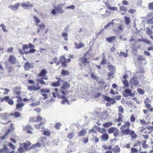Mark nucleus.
Wrapping results in <instances>:
<instances>
[{
  "mask_svg": "<svg viewBox=\"0 0 153 153\" xmlns=\"http://www.w3.org/2000/svg\"><path fill=\"white\" fill-rule=\"evenodd\" d=\"M70 88L69 84L66 82H65L60 87V91L62 94L64 95H66L67 90Z\"/></svg>",
  "mask_w": 153,
  "mask_h": 153,
  "instance_id": "nucleus-1",
  "label": "nucleus"
},
{
  "mask_svg": "<svg viewBox=\"0 0 153 153\" xmlns=\"http://www.w3.org/2000/svg\"><path fill=\"white\" fill-rule=\"evenodd\" d=\"M108 70L110 72L108 74V78L110 79L114 77V74L116 70V68L111 64L109 65L108 66Z\"/></svg>",
  "mask_w": 153,
  "mask_h": 153,
  "instance_id": "nucleus-2",
  "label": "nucleus"
},
{
  "mask_svg": "<svg viewBox=\"0 0 153 153\" xmlns=\"http://www.w3.org/2000/svg\"><path fill=\"white\" fill-rule=\"evenodd\" d=\"M31 144L30 142L28 141L25 142L22 144L24 148L23 147H20L18 149L19 153H23L27 150V147L31 145Z\"/></svg>",
  "mask_w": 153,
  "mask_h": 153,
  "instance_id": "nucleus-3",
  "label": "nucleus"
},
{
  "mask_svg": "<svg viewBox=\"0 0 153 153\" xmlns=\"http://www.w3.org/2000/svg\"><path fill=\"white\" fill-rule=\"evenodd\" d=\"M21 6L25 9H27L29 8H32L33 5L32 3L30 1H27L22 2L21 4Z\"/></svg>",
  "mask_w": 153,
  "mask_h": 153,
  "instance_id": "nucleus-4",
  "label": "nucleus"
},
{
  "mask_svg": "<svg viewBox=\"0 0 153 153\" xmlns=\"http://www.w3.org/2000/svg\"><path fill=\"white\" fill-rule=\"evenodd\" d=\"M79 61L80 63L79 65L80 66L83 65L85 66L89 64V62L87 60L85 56L80 58L79 59Z\"/></svg>",
  "mask_w": 153,
  "mask_h": 153,
  "instance_id": "nucleus-5",
  "label": "nucleus"
},
{
  "mask_svg": "<svg viewBox=\"0 0 153 153\" xmlns=\"http://www.w3.org/2000/svg\"><path fill=\"white\" fill-rule=\"evenodd\" d=\"M123 94L125 97L128 96L133 97L134 96V94L131 93V91L130 89H126L123 92Z\"/></svg>",
  "mask_w": 153,
  "mask_h": 153,
  "instance_id": "nucleus-6",
  "label": "nucleus"
},
{
  "mask_svg": "<svg viewBox=\"0 0 153 153\" xmlns=\"http://www.w3.org/2000/svg\"><path fill=\"white\" fill-rule=\"evenodd\" d=\"M129 83L131 85L134 86H137L139 84V81L137 78L136 77H134L131 79Z\"/></svg>",
  "mask_w": 153,
  "mask_h": 153,
  "instance_id": "nucleus-7",
  "label": "nucleus"
},
{
  "mask_svg": "<svg viewBox=\"0 0 153 153\" xmlns=\"http://www.w3.org/2000/svg\"><path fill=\"white\" fill-rule=\"evenodd\" d=\"M24 67L26 70H29L30 68H33V64L30 63L28 62H27L24 65Z\"/></svg>",
  "mask_w": 153,
  "mask_h": 153,
  "instance_id": "nucleus-8",
  "label": "nucleus"
},
{
  "mask_svg": "<svg viewBox=\"0 0 153 153\" xmlns=\"http://www.w3.org/2000/svg\"><path fill=\"white\" fill-rule=\"evenodd\" d=\"M20 4L19 3H16L15 4L10 5L8 6V8H10L13 10H17L20 7Z\"/></svg>",
  "mask_w": 153,
  "mask_h": 153,
  "instance_id": "nucleus-9",
  "label": "nucleus"
},
{
  "mask_svg": "<svg viewBox=\"0 0 153 153\" xmlns=\"http://www.w3.org/2000/svg\"><path fill=\"white\" fill-rule=\"evenodd\" d=\"M40 89V87L39 86L37 87L35 85H32L28 86L27 87V89L30 91H38Z\"/></svg>",
  "mask_w": 153,
  "mask_h": 153,
  "instance_id": "nucleus-10",
  "label": "nucleus"
},
{
  "mask_svg": "<svg viewBox=\"0 0 153 153\" xmlns=\"http://www.w3.org/2000/svg\"><path fill=\"white\" fill-rule=\"evenodd\" d=\"M8 61L9 63L12 64H15L16 62V58L13 55H10L9 56Z\"/></svg>",
  "mask_w": 153,
  "mask_h": 153,
  "instance_id": "nucleus-11",
  "label": "nucleus"
},
{
  "mask_svg": "<svg viewBox=\"0 0 153 153\" xmlns=\"http://www.w3.org/2000/svg\"><path fill=\"white\" fill-rule=\"evenodd\" d=\"M63 4H59L58 5L55 7V8L56 9L58 13H64V11L62 9Z\"/></svg>",
  "mask_w": 153,
  "mask_h": 153,
  "instance_id": "nucleus-12",
  "label": "nucleus"
},
{
  "mask_svg": "<svg viewBox=\"0 0 153 153\" xmlns=\"http://www.w3.org/2000/svg\"><path fill=\"white\" fill-rule=\"evenodd\" d=\"M79 32H82V35L85 36H88L90 35L91 34L88 31L84 28L80 29Z\"/></svg>",
  "mask_w": 153,
  "mask_h": 153,
  "instance_id": "nucleus-13",
  "label": "nucleus"
},
{
  "mask_svg": "<svg viewBox=\"0 0 153 153\" xmlns=\"http://www.w3.org/2000/svg\"><path fill=\"white\" fill-rule=\"evenodd\" d=\"M60 61L61 62L62 66L63 67H65L66 66V59L64 56H61Z\"/></svg>",
  "mask_w": 153,
  "mask_h": 153,
  "instance_id": "nucleus-14",
  "label": "nucleus"
},
{
  "mask_svg": "<svg viewBox=\"0 0 153 153\" xmlns=\"http://www.w3.org/2000/svg\"><path fill=\"white\" fill-rule=\"evenodd\" d=\"M24 105V103H17L16 106V109L17 111H20L22 110V107Z\"/></svg>",
  "mask_w": 153,
  "mask_h": 153,
  "instance_id": "nucleus-15",
  "label": "nucleus"
},
{
  "mask_svg": "<svg viewBox=\"0 0 153 153\" xmlns=\"http://www.w3.org/2000/svg\"><path fill=\"white\" fill-rule=\"evenodd\" d=\"M104 4L110 10H117V7H112L111 6L108 2H105L104 3Z\"/></svg>",
  "mask_w": 153,
  "mask_h": 153,
  "instance_id": "nucleus-16",
  "label": "nucleus"
},
{
  "mask_svg": "<svg viewBox=\"0 0 153 153\" xmlns=\"http://www.w3.org/2000/svg\"><path fill=\"white\" fill-rule=\"evenodd\" d=\"M61 80V78H59V80L55 82H53L51 83V85L53 87H56L59 86L60 85V82Z\"/></svg>",
  "mask_w": 153,
  "mask_h": 153,
  "instance_id": "nucleus-17",
  "label": "nucleus"
},
{
  "mask_svg": "<svg viewBox=\"0 0 153 153\" xmlns=\"http://www.w3.org/2000/svg\"><path fill=\"white\" fill-rule=\"evenodd\" d=\"M105 99L108 101L111 102V104H113L115 102V101L114 100L113 98H111L110 97L106 96H104Z\"/></svg>",
  "mask_w": 153,
  "mask_h": 153,
  "instance_id": "nucleus-18",
  "label": "nucleus"
},
{
  "mask_svg": "<svg viewBox=\"0 0 153 153\" xmlns=\"http://www.w3.org/2000/svg\"><path fill=\"white\" fill-rule=\"evenodd\" d=\"M131 131L129 128H127L122 130V131L123 135H129Z\"/></svg>",
  "mask_w": 153,
  "mask_h": 153,
  "instance_id": "nucleus-19",
  "label": "nucleus"
},
{
  "mask_svg": "<svg viewBox=\"0 0 153 153\" xmlns=\"http://www.w3.org/2000/svg\"><path fill=\"white\" fill-rule=\"evenodd\" d=\"M86 132L85 129H81L78 134V136L79 137L83 136Z\"/></svg>",
  "mask_w": 153,
  "mask_h": 153,
  "instance_id": "nucleus-20",
  "label": "nucleus"
},
{
  "mask_svg": "<svg viewBox=\"0 0 153 153\" xmlns=\"http://www.w3.org/2000/svg\"><path fill=\"white\" fill-rule=\"evenodd\" d=\"M116 37L114 36L109 37H108L106 39V40L110 43H112L113 41H115Z\"/></svg>",
  "mask_w": 153,
  "mask_h": 153,
  "instance_id": "nucleus-21",
  "label": "nucleus"
},
{
  "mask_svg": "<svg viewBox=\"0 0 153 153\" xmlns=\"http://www.w3.org/2000/svg\"><path fill=\"white\" fill-rule=\"evenodd\" d=\"M74 45L76 49H79L84 46V44L83 43H74Z\"/></svg>",
  "mask_w": 153,
  "mask_h": 153,
  "instance_id": "nucleus-22",
  "label": "nucleus"
},
{
  "mask_svg": "<svg viewBox=\"0 0 153 153\" xmlns=\"http://www.w3.org/2000/svg\"><path fill=\"white\" fill-rule=\"evenodd\" d=\"M0 116L2 119L5 120L8 118V115L6 113H0Z\"/></svg>",
  "mask_w": 153,
  "mask_h": 153,
  "instance_id": "nucleus-23",
  "label": "nucleus"
},
{
  "mask_svg": "<svg viewBox=\"0 0 153 153\" xmlns=\"http://www.w3.org/2000/svg\"><path fill=\"white\" fill-rule=\"evenodd\" d=\"M113 124L112 122H106L103 124V126L105 128H108L110 126H111Z\"/></svg>",
  "mask_w": 153,
  "mask_h": 153,
  "instance_id": "nucleus-24",
  "label": "nucleus"
},
{
  "mask_svg": "<svg viewBox=\"0 0 153 153\" xmlns=\"http://www.w3.org/2000/svg\"><path fill=\"white\" fill-rule=\"evenodd\" d=\"M129 135L131 136V137L133 139H134L137 137V134H135V132L132 130L131 131Z\"/></svg>",
  "mask_w": 153,
  "mask_h": 153,
  "instance_id": "nucleus-25",
  "label": "nucleus"
},
{
  "mask_svg": "<svg viewBox=\"0 0 153 153\" xmlns=\"http://www.w3.org/2000/svg\"><path fill=\"white\" fill-rule=\"evenodd\" d=\"M11 129H7L6 131V132L5 134L3 136H1V137H0V139H1L2 140H4L5 137H6L7 136L9 133L11 131Z\"/></svg>",
  "mask_w": 153,
  "mask_h": 153,
  "instance_id": "nucleus-26",
  "label": "nucleus"
},
{
  "mask_svg": "<svg viewBox=\"0 0 153 153\" xmlns=\"http://www.w3.org/2000/svg\"><path fill=\"white\" fill-rule=\"evenodd\" d=\"M102 138L104 141H107L108 138V135L107 134L105 133L102 134Z\"/></svg>",
  "mask_w": 153,
  "mask_h": 153,
  "instance_id": "nucleus-27",
  "label": "nucleus"
},
{
  "mask_svg": "<svg viewBox=\"0 0 153 153\" xmlns=\"http://www.w3.org/2000/svg\"><path fill=\"white\" fill-rule=\"evenodd\" d=\"M47 73V71L45 69H43L41 71L40 73L38 75L39 76H45Z\"/></svg>",
  "mask_w": 153,
  "mask_h": 153,
  "instance_id": "nucleus-28",
  "label": "nucleus"
},
{
  "mask_svg": "<svg viewBox=\"0 0 153 153\" xmlns=\"http://www.w3.org/2000/svg\"><path fill=\"white\" fill-rule=\"evenodd\" d=\"M40 91L42 93L46 94L50 92V91L49 89L46 88L41 89Z\"/></svg>",
  "mask_w": 153,
  "mask_h": 153,
  "instance_id": "nucleus-29",
  "label": "nucleus"
},
{
  "mask_svg": "<svg viewBox=\"0 0 153 153\" xmlns=\"http://www.w3.org/2000/svg\"><path fill=\"white\" fill-rule=\"evenodd\" d=\"M140 141H138L134 145V147L137 148L138 147L140 149V151L141 150V147L140 145Z\"/></svg>",
  "mask_w": 153,
  "mask_h": 153,
  "instance_id": "nucleus-30",
  "label": "nucleus"
},
{
  "mask_svg": "<svg viewBox=\"0 0 153 153\" xmlns=\"http://www.w3.org/2000/svg\"><path fill=\"white\" fill-rule=\"evenodd\" d=\"M146 33L147 35L149 36L152 34L153 32L149 28L147 27L146 29Z\"/></svg>",
  "mask_w": 153,
  "mask_h": 153,
  "instance_id": "nucleus-31",
  "label": "nucleus"
},
{
  "mask_svg": "<svg viewBox=\"0 0 153 153\" xmlns=\"http://www.w3.org/2000/svg\"><path fill=\"white\" fill-rule=\"evenodd\" d=\"M41 146V144L39 142L33 145H32L30 147V148L31 149H35L36 147H40Z\"/></svg>",
  "mask_w": 153,
  "mask_h": 153,
  "instance_id": "nucleus-32",
  "label": "nucleus"
},
{
  "mask_svg": "<svg viewBox=\"0 0 153 153\" xmlns=\"http://www.w3.org/2000/svg\"><path fill=\"white\" fill-rule=\"evenodd\" d=\"M21 89V88L19 87H17L16 88V89L14 91V92L16 94L18 95L20 94L21 92L19 90Z\"/></svg>",
  "mask_w": 153,
  "mask_h": 153,
  "instance_id": "nucleus-33",
  "label": "nucleus"
},
{
  "mask_svg": "<svg viewBox=\"0 0 153 153\" xmlns=\"http://www.w3.org/2000/svg\"><path fill=\"white\" fill-rule=\"evenodd\" d=\"M116 128L111 127L108 129V132L110 134L113 133Z\"/></svg>",
  "mask_w": 153,
  "mask_h": 153,
  "instance_id": "nucleus-34",
  "label": "nucleus"
},
{
  "mask_svg": "<svg viewBox=\"0 0 153 153\" xmlns=\"http://www.w3.org/2000/svg\"><path fill=\"white\" fill-rule=\"evenodd\" d=\"M61 74L63 76H68L69 75V72L67 70H63L61 72Z\"/></svg>",
  "mask_w": 153,
  "mask_h": 153,
  "instance_id": "nucleus-35",
  "label": "nucleus"
},
{
  "mask_svg": "<svg viewBox=\"0 0 153 153\" xmlns=\"http://www.w3.org/2000/svg\"><path fill=\"white\" fill-rule=\"evenodd\" d=\"M50 134V131L49 130H46L43 131V134L44 135L49 136Z\"/></svg>",
  "mask_w": 153,
  "mask_h": 153,
  "instance_id": "nucleus-36",
  "label": "nucleus"
},
{
  "mask_svg": "<svg viewBox=\"0 0 153 153\" xmlns=\"http://www.w3.org/2000/svg\"><path fill=\"white\" fill-rule=\"evenodd\" d=\"M124 19L126 22V24L127 25H129L130 22V18L127 16H125L124 17Z\"/></svg>",
  "mask_w": 153,
  "mask_h": 153,
  "instance_id": "nucleus-37",
  "label": "nucleus"
},
{
  "mask_svg": "<svg viewBox=\"0 0 153 153\" xmlns=\"http://www.w3.org/2000/svg\"><path fill=\"white\" fill-rule=\"evenodd\" d=\"M36 80L38 82H40L42 85H46V83L44 81L42 78L39 79H37Z\"/></svg>",
  "mask_w": 153,
  "mask_h": 153,
  "instance_id": "nucleus-38",
  "label": "nucleus"
},
{
  "mask_svg": "<svg viewBox=\"0 0 153 153\" xmlns=\"http://www.w3.org/2000/svg\"><path fill=\"white\" fill-rule=\"evenodd\" d=\"M114 135L115 137H117L118 136L119 134V130L116 128L115 130L114 131Z\"/></svg>",
  "mask_w": 153,
  "mask_h": 153,
  "instance_id": "nucleus-39",
  "label": "nucleus"
},
{
  "mask_svg": "<svg viewBox=\"0 0 153 153\" xmlns=\"http://www.w3.org/2000/svg\"><path fill=\"white\" fill-rule=\"evenodd\" d=\"M98 131L101 133H103L106 132V130L104 128H101L100 127H98L97 128Z\"/></svg>",
  "mask_w": 153,
  "mask_h": 153,
  "instance_id": "nucleus-40",
  "label": "nucleus"
},
{
  "mask_svg": "<svg viewBox=\"0 0 153 153\" xmlns=\"http://www.w3.org/2000/svg\"><path fill=\"white\" fill-rule=\"evenodd\" d=\"M137 90L138 93L140 94L143 95L144 94V90L141 88H138Z\"/></svg>",
  "mask_w": 153,
  "mask_h": 153,
  "instance_id": "nucleus-41",
  "label": "nucleus"
},
{
  "mask_svg": "<svg viewBox=\"0 0 153 153\" xmlns=\"http://www.w3.org/2000/svg\"><path fill=\"white\" fill-rule=\"evenodd\" d=\"M62 98L64 99V100L61 101L62 104H64L66 102H68V101L66 99V98L65 97L63 96L62 97Z\"/></svg>",
  "mask_w": 153,
  "mask_h": 153,
  "instance_id": "nucleus-42",
  "label": "nucleus"
},
{
  "mask_svg": "<svg viewBox=\"0 0 153 153\" xmlns=\"http://www.w3.org/2000/svg\"><path fill=\"white\" fill-rule=\"evenodd\" d=\"M131 153H137L138 152V150L134 148H131Z\"/></svg>",
  "mask_w": 153,
  "mask_h": 153,
  "instance_id": "nucleus-43",
  "label": "nucleus"
},
{
  "mask_svg": "<svg viewBox=\"0 0 153 153\" xmlns=\"http://www.w3.org/2000/svg\"><path fill=\"white\" fill-rule=\"evenodd\" d=\"M14 116L15 118H18L21 117V114L19 112H16L14 113Z\"/></svg>",
  "mask_w": 153,
  "mask_h": 153,
  "instance_id": "nucleus-44",
  "label": "nucleus"
},
{
  "mask_svg": "<svg viewBox=\"0 0 153 153\" xmlns=\"http://www.w3.org/2000/svg\"><path fill=\"white\" fill-rule=\"evenodd\" d=\"M0 26L2 27V29L4 32L7 33L8 31V30L5 28L6 26L3 24H1Z\"/></svg>",
  "mask_w": 153,
  "mask_h": 153,
  "instance_id": "nucleus-45",
  "label": "nucleus"
},
{
  "mask_svg": "<svg viewBox=\"0 0 153 153\" xmlns=\"http://www.w3.org/2000/svg\"><path fill=\"white\" fill-rule=\"evenodd\" d=\"M119 117L118 119H117V122H120L122 121L123 116L120 113L118 114Z\"/></svg>",
  "mask_w": 153,
  "mask_h": 153,
  "instance_id": "nucleus-46",
  "label": "nucleus"
},
{
  "mask_svg": "<svg viewBox=\"0 0 153 153\" xmlns=\"http://www.w3.org/2000/svg\"><path fill=\"white\" fill-rule=\"evenodd\" d=\"M62 36L64 38L65 40H67L68 39L67 38L68 34L67 33L64 32L62 33Z\"/></svg>",
  "mask_w": 153,
  "mask_h": 153,
  "instance_id": "nucleus-47",
  "label": "nucleus"
},
{
  "mask_svg": "<svg viewBox=\"0 0 153 153\" xmlns=\"http://www.w3.org/2000/svg\"><path fill=\"white\" fill-rule=\"evenodd\" d=\"M74 137V134L73 133H69L68 135V137L70 139H72Z\"/></svg>",
  "mask_w": 153,
  "mask_h": 153,
  "instance_id": "nucleus-48",
  "label": "nucleus"
},
{
  "mask_svg": "<svg viewBox=\"0 0 153 153\" xmlns=\"http://www.w3.org/2000/svg\"><path fill=\"white\" fill-rule=\"evenodd\" d=\"M120 10L124 11L125 12H126L127 10L126 7L123 6H120Z\"/></svg>",
  "mask_w": 153,
  "mask_h": 153,
  "instance_id": "nucleus-49",
  "label": "nucleus"
},
{
  "mask_svg": "<svg viewBox=\"0 0 153 153\" xmlns=\"http://www.w3.org/2000/svg\"><path fill=\"white\" fill-rule=\"evenodd\" d=\"M61 126L62 124L61 123H56L54 127L57 129H59Z\"/></svg>",
  "mask_w": 153,
  "mask_h": 153,
  "instance_id": "nucleus-50",
  "label": "nucleus"
},
{
  "mask_svg": "<svg viewBox=\"0 0 153 153\" xmlns=\"http://www.w3.org/2000/svg\"><path fill=\"white\" fill-rule=\"evenodd\" d=\"M33 18H34L35 21L36 23H38L40 22V20L36 16H33Z\"/></svg>",
  "mask_w": 153,
  "mask_h": 153,
  "instance_id": "nucleus-51",
  "label": "nucleus"
},
{
  "mask_svg": "<svg viewBox=\"0 0 153 153\" xmlns=\"http://www.w3.org/2000/svg\"><path fill=\"white\" fill-rule=\"evenodd\" d=\"M24 129L25 130H32V128L31 126L29 125H27L25 126L24 128Z\"/></svg>",
  "mask_w": 153,
  "mask_h": 153,
  "instance_id": "nucleus-52",
  "label": "nucleus"
},
{
  "mask_svg": "<svg viewBox=\"0 0 153 153\" xmlns=\"http://www.w3.org/2000/svg\"><path fill=\"white\" fill-rule=\"evenodd\" d=\"M106 63V60L105 59V57H103L102 59V62L100 63L101 65H103Z\"/></svg>",
  "mask_w": 153,
  "mask_h": 153,
  "instance_id": "nucleus-53",
  "label": "nucleus"
},
{
  "mask_svg": "<svg viewBox=\"0 0 153 153\" xmlns=\"http://www.w3.org/2000/svg\"><path fill=\"white\" fill-rule=\"evenodd\" d=\"M9 98L10 97L9 96H5L1 99V101L2 102L4 100H5L6 102H7L10 99Z\"/></svg>",
  "mask_w": 153,
  "mask_h": 153,
  "instance_id": "nucleus-54",
  "label": "nucleus"
},
{
  "mask_svg": "<svg viewBox=\"0 0 153 153\" xmlns=\"http://www.w3.org/2000/svg\"><path fill=\"white\" fill-rule=\"evenodd\" d=\"M8 145L11 148L13 149H14L16 148V146L11 142L8 143Z\"/></svg>",
  "mask_w": 153,
  "mask_h": 153,
  "instance_id": "nucleus-55",
  "label": "nucleus"
},
{
  "mask_svg": "<svg viewBox=\"0 0 153 153\" xmlns=\"http://www.w3.org/2000/svg\"><path fill=\"white\" fill-rule=\"evenodd\" d=\"M147 23L149 25L153 24V17L149 19L147 21Z\"/></svg>",
  "mask_w": 153,
  "mask_h": 153,
  "instance_id": "nucleus-56",
  "label": "nucleus"
},
{
  "mask_svg": "<svg viewBox=\"0 0 153 153\" xmlns=\"http://www.w3.org/2000/svg\"><path fill=\"white\" fill-rule=\"evenodd\" d=\"M137 59L139 62L141 61H145V59L143 58L142 56H140L138 57Z\"/></svg>",
  "mask_w": 153,
  "mask_h": 153,
  "instance_id": "nucleus-57",
  "label": "nucleus"
},
{
  "mask_svg": "<svg viewBox=\"0 0 153 153\" xmlns=\"http://www.w3.org/2000/svg\"><path fill=\"white\" fill-rule=\"evenodd\" d=\"M66 8L67 9H70L72 10H74L75 8V7L74 5H72L71 6L66 7Z\"/></svg>",
  "mask_w": 153,
  "mask_h": 153,
  "instance_id": "nucleus-58",
  "label": "nucleus"
},
{
  "mask_svg": "<svg viewBox=\"0 0 153 153\" xmlns=\"http://www.w3.org/2000/svg\"><path fill=\"white\" fill-rule=\"evenodd\" d=\"M120 55L121 56H123L126 57H127L128 56V55L127 53H125L123 52H121Z\"/></svg>",
  "mask_w": 153,
  "mask_h": 153,
  "instance_id": "nucleus-59",
  "label": "nucleus"
},
{
  "mask_svg": "<svg viewBox=\"0 0 153 153\" xmlns=\"http://www.w3.org/2000/svg\"><path fill=\"white\" fill-rule=\"evenodd\" d=\"M91 77L94 79H97V77L95 74L93 73H91Z\"/></svg>",
  "mask_w": 153,
  "mask_h": 153,
  "instance_id": "nucleus-60",
  "label": "nucleus"
},
{
  "mask_svg": "<svg viewBox=\"0 0 153 153\" xmlns=\"http://www.w3.org/2000/svg\"><path fill=\"white\" fill-rule=\"evenodd\" d=\"M123 82L126 87H128L129 86L127 80H125L123 81Z\"/></svg>",
  "mask_w": 153,
  "mask_h": 153,
  "instance_id": "nucleus-61",
  "label": "nucleus"
},
{
  "mask_svg": "<svg viewBox=\"0 0 153 153\" xmlns=\"http://www.w3.org/2000/svg\"><path fill=\"white\" fill-rule=\"evenodd\" d=\"M118 111L119 112L122 113L124 112V109L121 106H119L118 108Z\"/></svg>",
  "mask_w": 153,
  "mask_h": 153,
  "instance_id": "nucleus-62",
  "label": "nucleus"
},
{
  "mask_svg": "<svg viewBox=\"0 0 153 153\" xmlns=\"http://www.w3.org/2000/svg\"><path fill=\"white\" fill-rule=\"evenodd\" d=\"M151 100L149 99L148 98H147L145 99L144 101V103H149L151 102Z\"/></svg>",
  "mask_w": 153,
  "mask_h": 153,
  "instance_id": "nucleus-63",
  "label": "nucleus"
},
{
  "mask_svg": "<svg viewBox=\"0 0 153 153\" xmlns=\"http://www.w3.org/2000/svg\"><path fill=\"white\" fill-rule=\"evenodd\" d=\"M148 6L150 10H153V2L149 3Z\"/></svg>",
  "mask_w": 153,
  "mask_h": 153,
  "instance_id": "nucleus-64",
  "label": "nucleus"
}]
</instances>
